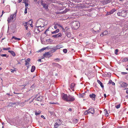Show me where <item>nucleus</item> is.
I'll use <instances>...</instances> for the list:
<instances>
[{
	"mask_svg": "<svg viewBox=\"0 0 128 128\" xmlns=\"http://www.w3.org/2000/svg\"><path fill=\"white\" fill-rule=\"evenodd\" d=\"M35 2H39L38 0H34Z\"/></svg>",
	"mask_w": 128,
	"mask_h": 128,
	"instance_id": "58",
	"label": "nucleus"
},
{
	"mask_svg": "<svg viewBox=\"0 0 128 128\" xmlns=\"http://www.w3.org/2000/svg\"><path fill=\"white\" fill-rule=\"evenodd\" d=\"M68 110L69 112H71L72 111V109L71 108H70L68 109Z\"/></svg>",
	"mask_w": 128,
	"mask_h": 128,
	"instance_id": "53",
	"label": "nucleus"
},
{
	"mask_svg": "<svg viewBox=\"0 0 128 128\" xmlns=\"http://www.w3.org/2000/svg\"><path fill=\"white\" fill-rule=\"evenodd\" d=\"M68 11V9H66L63 12L64 13H65L67 12Z\"/></svg>",
	"mask_w": 128,
	"mask_h": 128,
	"instance_id": "44",
	"label": "nucleus"
},
{
	"mask_svg": "<svg viewBox=\"0 0 128 128\" xmlns=\"http://www.w3.org/2000/svg\"><path fill=\"white\" fill-rule=\"evenodd\" d=\"M10 48H3V50H9V49H10Z\"/></svg>",
	"mask_w": 128,
	"mask_h": 128,
	"instance_id": "38",
	"label": "nucleus"
},
{
	"mask_svg": "<svg viewBox=\"0 0 128 128\" xmlns=\"http://www.w3.org/2000/svg\"><path fill=\"white\" fill-rule=\"evenodd\" d=\"M0 56H6V58L8 57V56L6 54H1Z\"/></svg>",
	"mask_w": 128,
	"mask_h": 128,
	"instance_id": "30",
	"label": "nucleus"
},
{
	"mask_svg": "<svg viewBox=\"0 0 128 128\" xmlns=\"http://www.w3.org/2000/svg\"><path fill=\"white\" fill-rule=\"evenodd\" d=\"M54 60H60V59L59 58H56L54 59Z\"/></svg>",
	"mask_w": 128,
	"mask_h": 128,
	"instance_id": "57",
	"label": "nucleus"
},
{
	"mask_svg": "<svg viewBox=\"0 0 128 128\" xmlns=\"http://www.w3.org/2000/svg\"><path fill=\"white\" fill-rule=\"evenodd\" d=\"M57 67H58V68H60L61 67V66H60V64H58V66H56Z\"/></svg>",
	"mask_w": 128,
	"mask_h": 128,
	"instance_id": "52",
	"label": "nucleus"
},
{
	"mask_svg": "<svg viewBox=\"0 0 128 128\" xmlns=\"http://www.w3.org/2000/svg\"><path fill=\"white\" fill-rule=\"evenodd\" d=\"M20 40V39L19 38H17V40Z\"/></svg>",
	"mask_w": 128,
	"mask_h": 128,
	"instance_id": "59",
	"label": "nucleus"
},
{
	"mask_svg": "<svg viewBox=\"0 0 128 128\" xmlns=\"http://www.w3.org/2000/svg\"><path fill=\"white\" fill-rule=\"evenodd\" d=\"M97 28H94L95 30H92V32L94 34H97L99 32V30H100V25L98 24L97 26Z\"/></svg>",
	"mask_w": 128,
	"mask_h": 128,
	"instance_id": "5",
	"label": "nucleus"
},
{
	"mask_svg": "<svg viewBox=\"0 0 128 128\" xmlns=\"http://www.w3.org/2000/svg\"><path fill=\"white\" fill-rule=\"evenodd\" d=\"M103 32L100 35V36H103L104 35V34H103Z\"/></svg>",
	"mask_w": 128,
	"mask_h": 128,
	"instance_id": "55",
	"label": "nucleus"
},
{
	"mask_svg": "<svg viewBox=\"0 0 128 128\" xmlns=\"http://www.w3.org/2000/svg\"><path fill=\"white\" fill-rule=\"evenodd\" d=\"M68 96H67V94H64L62 96V99L66 100L68 101Z\"/></svg>",
	"mask_w": 128,
	"mask_h": 128,
	"instance_id": "16",
	"label": "nucleus"
},
{
	"mask_svg": "<svg viewBox=\"0 0 128 128\" xmlns=\"http://www.w3.org/2000/svg\"><path fill=\"white\" fill-rule=\"evenodd\" d=\"M112 84V85H114L115 84V83L114 82H112V80H110L109 81L108 84Z\"/></svg>",
	"mask_w": 128,
	"mask_h": 128,
	"instance_id": "26",
	"label": "nucleus"
},
{
	"mask_svg": "<svg viewBox=\"0 0 128 128\" xmlns=\"http://www.w3.org/2000/svg\"><path fill=\"white\" fill-rule=\"evenodd\" d=\"M61 47H60V46L58 45L56 47H55L53 48V50H54V52L56 50H57L60 48Z\"/></svg>",
	"mask_w": 128,
	"mask_h": 128,
	"instance_id": "18",
	"label": "nucleus"
},
{
	"mask_svg": "<svg viewBox=\"0 0 128 128\" xmlns=\"http://www.w3.org/2000/svg\"><path fill=\"white\" fill-rule=\"evenodd\" d=\"M28 32L26 34V38H29L31 37L32 31L30 30H29L28 31Z\"/></svg>",
	"mask_w": 128,
	"mask_h": 128,
	"instance_id": "9",
	"label": "nucleus"
},
{
	"mask_svg": "<svg viewBox=\"0 0 128 128\" xmlns=\"http://www.w3.org/2000/svg\"><path fill=\"white\" fill-rule=\"evenodd\" d=\"M17 38H16L14 36H13L12 37V38L11 39H14L16 40H17Z\"/></svg>",
	"mask_w": 128,
	"mask_h": 128,
	"instance_id": "46",
	"label": "nucleus"
},
{
	"mask_svg": "<svg viewBox=\"0 0 128 128\" xmlns=\"http://www.w3.org/2000/svg\"><path fill=\"white\" fill-rule=\"evenodd\" d=\"M103 34L104 35H106L108 34V32L107 31H105L104 32Z\"/></svg>",
	"mask_w": 128,
	"mask_h": 128,
	"instance_id": "31",
	"label": "nucleus"
},
{
	"mask_svg": "<svg viewBox=\"0 0 128 128\" xmlns=\"http://www.w3.org/2000/svg\"><path fill=\"white\" fill-rule=\"evenodd\" d=\"M127 73L126 72H121V74H122L124 75L127 74Z\"/></svg>",
	"mask_w": 128,
	"mask_h": 128,
	"instance_id": "49",
	"label": "nucleus"
},
{
	"mask_svg": "<svg viewBox=\"0 0 128 128\" xmlns=\"http://www.w3.org/2000/svg\"><path fill=\"white\" fill-rule=\"evenodd\" d=\"M54 28L55 29H56L57 28V27L56 26H54Z\"/></svg>",
	"mask_w": 128,
	"mask_h": 128,
	"instance_id": "54",
	"label": "nucleus"
},
{
	"mask_svg": "<svg viewBox=\"0 0 128 128\" xmlns=\"http://www.w3.org/2000/svg\"><path fill=\"white\" fill-rule=\"evenodd\" d=\"M78 122V120L77 119H74L73 120V122L75 123H76Z\"/></svg>",
	"mask_w": 128,
	"mask_h": 128,
	"instance_id": "29",
	"label": "nucleus"
},
{
	"mask_svg": "<svg viewBox=\"0 0 128 128\" xmlns=\"http://www.w3.org/2000/svg\"><path fill=\"white\" fill-rule=\"evenodd\" d=\"M25 4V7H26V8H28L27 7L28 6V4L27 2H26V3H24Z\"/></svg>",
	"mask_w": 128,
	"mask_h": 128,
	"instance_id": "37",
	"label": "nucleus"
},
{
	"mask_svg": "<svg viewBox=\"0 0 128 128\" xmlns=\"http://www.w3.org/2000/svg\"><path fill=\"white\" fill-rule=\"evenodd\" d=\"M44 27V26H41V25L36 26L34 29V32L36 33H38L40 32L41 28Z\"/></svg>",
	"mask_w": 128,
	"mask_h": 128,
	"instance_id": "3",
	"label": "nucleus"
},
{
	"mask_svg": "<svg viewBox=\"0 0 128 128\" xmlns=\"http://www.w3.org/2000/svg\"><path fill=\"white\" fill-rule=\"evenodd\" d=\"M8 52L11 53V54L12 55V56H16V54L15 53V52L13 51L12 50H9L8 51Z\"/></svg>",
	"mask_w": 128,
	"mask_h": 128,
	"instance_id": "21",
	"label": "nucleus"
},
{
	"mask_svg": "<svg viewBox=\"0 0 128 128\" xmlns=\"http://www.w3.org/2000/svg\"><path fill=\"white\" fill-rule=\"evenodd\" d=\"M104 114L106 116H108L109 115L108 112H104Z\"/></svg>",
	"mask_w": 128,
	"mask_h": 128,
	"instance_id": "32",
	"label": "nucleus"
},
{
	"mask_svg": "<svg viewBox=\"0 0 128 128\" xmlns=\"http://www.w3.org/2000/svg\"><path fill=\"white\" fill-rule=\"evenodd\" d=\"M120 104H118L115 107L116 108H120Z\"/></svg>",
	"mask_w": 128,
	"mask_h": 128,
	"instance_id": "40",
	"label": "nucleus"
},
{
	"mask_svg": "<svg viewBox=\"0 0 128 128\" xmlns=\"http://www.w3.org/2000/svg\"><path fill=\"white\" fill-rule=\"evenodd\" d=\"M50 53L49 52H45L43 56L44 57L47 58L48 57L50 56Z\"/></svg>",
	"mask_w": 128,
	"mask_h": 128,
	"instance_id": "13",
	"label": "nucleus"
},
{
	"mask_svg": "<svg viewBox=\"0 0 128 128\" xmlns=\"http://www.w3.org/2000/svg\"><path fill=\"white\" fill-rule=\"evenodd\" d=\"M127 12L126 10L121 11L120 10L117 13L118 16H122L123 17H125L127 14Z\"/></svg>",
	"mask_w": 128,
	"mask_h": 128,
	"instance_id": "2",
	"label": "nucleus"
},
{
	"mask_svg": "<svg viewBox=\"0 0 128 128\" xmlns=\"http://www.w3.org/2000/svg\"><path fill=\"white\" fill-rule=\"evenodd\" d=\"M23 24L24 26L25 27L27 26V22H25L23 23Z\"/></svg>",
	"mask_w": 128,
	"mask_h": 128,
	"instance_id": "34",
	"label": "nucleus"
},
{
	"mask_svg": "<svg viewBox=\"0 0 128 128\" xmlns=\"http://www.w3.org/2000/svg\"><path fill=\"white\" fill-rule=\"evenodd\" d=\"M120 84L122 87L124 88H126L127 86L128 85L127 84L123 82H120Z\"/></svg>",
	"mask_w": 128,
	"mask_h": 128,
	"instance_id": "11",
	"label": "nucleus"
},
{
	"mask_svg": "<svg viewBox=\"0 0 128 128\" xmlns=\"http://www.w3.org/2000/svg\"><path fill=\"white\" fill-rule=\"evenodd\" d=\"M126 93L128 94V90H126Z\"/></svg>",
	"mask_w": 128,
	"mask_h": 128,
	"instance_id": "61",
	"label": "nucleus"
},
{
	"mask_svg": "<svg viewBox=\"0 0 128 128\" xmlns=\"http://www.w3.org/2000/svg\"><path fill=\"white\" fill-rule=\"evenodd\" d=\"M59 30H60L59 29H57L56 30L52 32V34H56L59 32Z\"/></svg>",
	"mask_w": 128,
	"mask_h": 128,
	"instance_id": "22",
	"label": "nucleus"
},
{
	"mask_svg": "<svg viewBox=\"0 0 128 128\" xmlns=\"http://www.w3.org/2000/svg\"><path fill=\"white\" fill-rule=\"evenodd\" d=\"M67 36L68 38H70L71 37V34L70 33L68 32L67 34Z\"/></svg>",
	"mask_w": 128,
	"mask_h": 128,
	"instance_id": "28",
	"label": "nucleus"
},
{
	"mask_svg": "<svg viewBox=\"0 0 128 128\" xmlns=\"http://www.w3.org/2000/svg\"><path fill=\"white\" fill-rule=\"evenodd\" d=\"M35 69V66H32L31 69V72H33L34 71Z\"/></svg>",
	"mask_w": 128,
	"mask_h": 128,
	"instance_id": "24",
	"label": "nucleus"
},
{
	"mask_svg": "<svg viewBox=\"0 0 128 128\" xmlns=\"http://www.w3.org/2000/svg\"><path fill=\"white\" fill-rule=\"evenodd\" d=\"M94 112V108H90L89 110H88L87 111V110H86L85 112Z\"/></svg>",
	"mask_w": 128,
	"mask_h": 128,
	"instance_id": "19",
	"label": "nucleus"
},
{
	"mask_svg": "<svg viewBox=\"0 0 128 128\" xmlns=\"http://www.w3.org/2000/svg\"><path fill=\"white\" fill-rule=\"evenodd\" d=\"M50 104H58V103L57 102H50Z\"/></svg>",
	"mask_w": 128,
	"mask_h": 128,
	"instance_id": "36",
	"label": "nucleus"
},
{
	"mask_svg": "<svg viewBox=\"0 0 128 128\" xmlns=\"http://www.w3.org/2000/svg\"><path fill=\"white\" fill-rule=\"evenodd\" d=\"M10 70L12 72H14V71H16V70L15 69L12 70V69H10Z\"/></svg>",
	"mask_w": 128,
	"mask_h": 128,
	"instance_id": "47",
	"label": "nucleus"
},
{
	"mask_svg": "<svg viewBox=\"0 0 128 128\" xmlns=\"http://www.w3.org/2000/svg\"><path fill=\"white\" fill-rule=\"evenodd\" d=\"M52 65L53 66H57V65L58 66V64L56 63L53 62L52 64Z\"/></svg>",
	"mask_w": 128,
	"mask_h": 128,
	"instance_id": "27",
	"label": "nucleus"
},
{
	"mask_svg": "<svg viewBox=\"0 0 128 128\" xmlns=\"http://www.w3.org/2000/svg\"><path fill=\"white\" fill-rule=\"evenodd\" d=\"M17 11L16 10V11ZM16 12L14 13L13 14L11 15L10 17L8 18V19L7 21L8 23H9L11 21H14L16 19Z\"/></svg>",
	"mask_w": 128,
	"mask_h": 128,
	"instance_id": "1",
	"label": "nucleus"
},
{
	"mask_svg": "<svg viewBox=\"0 0 128 128\" xmlns=\"http://www.w3.org/2000/svg\"><path fill=\"white\" fill-rule=\"evenodd\" d=\"M72 26H74L75 29H77L80 26V23L78 21L74 22L72 23Z\"/></svg>",
	"mask_w": 128,
	"mask_h": 128,
	"instance_id": "4",
	"label": "nucleus"
},
{
	"mask_svg": "<svg viewBox=\"0 0 128 128\" xmlns=\"http://www.w3.org/2000/svg\"><path fill=\"white\" fill-rule=\"evenodd\" d=\"M62 34L61 33H59L58 34L53 35L52 37L55 38H58L62 37Z\"/></svg>",
	"mask_w": 128,
	"mask_h": 128,
	"instance_id": "10",
	"label": "nucleus"
},
{
	"mask_svg": "<svg viewBox=\"0 0 128 128\" xmlns=\"http://www.w3.org/2000/svg\"><path fill=\"white\" fill-rule=\"evenodd\" d=\"M56 24L58 25V26H60V27H61V28H62V29H64L62 27V26H61L60 24Z\"/></svg>",
	"mask_w": 128,
	"mask_h": 128,
	"instance_id": "35",
	"label": "nucleus"
},
{
	"mask_svg": "<svg viewBox=\"0 0 128 128\" xmlns=\"http://www.w3.org/2000/svg\"><path fill=\"white\" fill-rule=\"evenodd\" d=\"M126 61H128L127 58H125L123 60V61L124 62H126Z\"/></svg>",
	"mask_w": 128,
	"mask_h": 128,
	"instance_id": "42",
	"label": "nucleus"
},
{
	"mask_svg": "<svg viewBox=\"0 0 128 128\" xmlns=\"http://www.w3.org/2000/svg\"><path fill=\"white\" fill-rule=\"evenodd\" d=\"M90 98H92L93 100H95L96 95L95 94H92L90 95Z\"/></svg>",
	"mask_w": 128,
	"mask_h": 128,
	"instance_id": "14",
	"label": "nucleus"
},
{
	"mask_svg": "<svg viewBox=\"0 0 128 128\" xmlns=\"http://www.w3.org/2000/svg\"><path fill=\"white\" fill-rule=\"evenodd\" d=\"M16 104V103H12L10 102L9 103V105L7 106V107L8 108H10V107L15 106Z\"/></svg>",
	"mask_w": 128,
	"mask_h": 128,
	"instance_id": "15",
	"label": "nucleus"
},
{
	"mask_svg": "<svg viewBox=\"0 0 128 128\" xmlns=\"http://www.w3.org/2000/svg\"><path fill=\"white\" fill-rule=\"evenodd\" d=\"M38 61L39 62H41V59H39L38 60Z\"/></svg>",
	"mask_w": 128,
	"mask_h": 128,
	"instance_id": "63",
	"label": "nucleus"
},
{
	"mask_svg": "<svg viewBox=\"0 0 128 128\" xmlns=\"http://www.w3.org/2000/svg\"><path fill=\"white\" fill-rule=\"evenodd\" d=\"M42 97L41 96H40L38 97H36L34 98L33 99L32 101H33L34 100L39 101H41L42 100Z\"/></svg>",
	"mask_w": 128,
	"mask_h": 128,
	"instance_id": "8",
	"label": "nucleus"
},
{
	"mask_svg": "<svg viewBox=\"0 0 128 128\" xmlns=\"http://www.w3.org/2000/svg\"><path fill=\"white\" fill-rule=\"evenodd\" d=\"M75 84L74 83H72L71 84V85H70L71 88L72 90H74V87L75 86Z\"/></svg>",
	"mask_w": 128,
	"mask_h": 128,
	"instance_id": "20",
	"label": "nucleus"
},
{
	"mask_svg": "<svg viewBox=\"0 0 128 128\" xmlns=\"http://www.w3.org/2000/svg\"><path fill=\"white\" fill-rule=\"evenodd\" d=\"M118 49H116L114 51V53L115 54H118Z\"/></svg>",
	"mask_w": 128,
	"mask_h": 128,
	"instance_id": "33",
	"label": "nucleus"
},
{
	"mask_svg": "<svg viewBox=\"0 0 128 128\" xmlns=\"http://www.w3.org/2000/svg\"><path fill=\"white\" fill-rule=\"evenodd\" d=\"M97 82L98 83L100 84V86L102 88L104 87V85H103L102 84L100 80H98Z\"/></svg>",
	"mask_w": 128,
	"mask_h": 128,
	"instance_id": "23",
	"label": "nucleus"
},
{
	"mask_svg": "<svg viewBox=\"0 0 128 128\" xmlns=\"http://www.w3.org/2000/svg\"><path fill=\"white\" fill-rule=\"evenodd\" d=\"M75 99L74 96L69 95L68 96V101L72 102L74 101Z\"/></svg>",
	"mask_w": 128,
	"mask_h": 128,
	"instance_id": "7",
	"label": "nucleus"
},
{
	"mask_svg": "<svg viewBox=\"0 0 128 128\" xmlns=\"http://www.w3.org/2000/svg\"><path fill=\"white\" fill-rule=\"evenodd\" d=\"M104 97L105 98H106V94H104Z\"/></svg>",
	"mask_w": 128,
	"mask_h": 128,
	"instance_id": "60",
	"label": "nucleus"
},
{
	"mask_svg": "<svg viewBox=\"0 0 128 128\" xmlns=\"http://www.w3.org/2000/svg\"><path fill=\"white\" fill-rule=\"evenodd\" d=\"M27 8H26L24 12V13L25 14H26L27 13Z\"/></svg>",
	"mask_w": 128,
	"mask_h": 128,
	"instance_id": "41",
	"label": "nucleus"
},
{
	"mask_svg": "<svg viewBox=\"0 0 128 128\" xmlns=\"http://www.w3.org/2000/svg\"><path fill=\"white\" fill-rule=\"evenodd\" d=\"M60 122V120H58V121ZM61 123H60V122H57L55 123V124L54 125V128H58V126L61 124Z\"/></svg>",
	"mask_w": 128,
	"mask_h": 128,
	"instance_id": "12",
	"label": "nucleus"
},
{
	"mask_svg": "<svg viewBox=\"0 0 128 128\" xmlns=\"http://www.w3.org/2000/svg\"><path fill=\"white\" fill-rule=\"evenodd\" d=\"M46 49V48H43L40 50H39L37 52H42L44 50H45Z\"/></svg>",
	"mask_w": 128,
	"mask_h": 128,
	"instance_id": "25",
	"label": "nucleus"
},
{
	"mask_svg": "<svg viewBox=\"0 0 128 128\" xmlns=\"http://www.w3.org/2000/svg\"><path fill=\"white\" fill-rule=\"evenodd\" d=\"M67 50L66 49H64L63 50V52L65 53H66L67 52Z\"/></svg>",
	"mask_w": 128,
	"mask_h": 128,
	"instance_id": "39",
	"label": "nucleus"
},
{
	"mask_svg": "<svg viewBox=\"0 0 128 128\" xmlns=\"http://www.w3.org/2000/svg\"><path fill=\"white\" fill-rule=\"evenodd\" d=\"M26 28V30H27L28 29V27L27 26H26V27H25Z\"/></svg>",
	"mask_w": 128,
	"mask_h": 128,
	"instance_id": "64",
	"label": "nucleus"
},
{
	"mask_svg": "<svg viewBox=\"0 0 128 128\" xmlns=\"http://www.w3.org/2000/svg\"><path fill=\"white\" fill-rule=\"evenodd\" d=\"M84 115L83 114V115L84 116V115H86L88 114L89 112H84Z\"/></svg>",
	"mask_w": 128,
	"mask_h": 128,
	"instance_id": "50",
	"label": "nucleus"
},
{
	"mask_svg": "<svg viewBox=\"0 0 128 128\" xmlns=\"http://www.w3.org/2000/svg\"><path fill=\"white\" fill-rule=\"evenodd\" d=\"M40 2L42 5V6L46 10H48V5L45 3H43V1L42 0L40 1Z\"/></svg>",
	"mask_w": 128,
	"mask_h": 128,
	"instance_id": "6",
	"label": "nucleus"
},
{
	"mask_svg": "<svg viewBox=\"0 0 128 128\" xmlns=\"http://www.w3.org/2000/svg\"><path fill=\"white\" fill-rule=\"evenodd\" d=\"M116 11V10L115 8H114L111 10L110 12H108L107 14L108 15L111 14H113L114 12Z\"/></svg>",
	"mask_w": 128,
	"mask_h": 128,
	"instance_id": "17",
	"label": "nucleus"
},
{
	"mask_svg": "<svg viewBox=\"0 0 128 128\" xmlns=\"http://www.w3.org/2000/svg\"><path fill=\"white\" fill-rule=\"evenodd\" d=\"M22 1V0H18V3H20V2Z\"/></svg>",
	"mask_w": 128,
	"mask_h": 128,
	"instance_id": "51",
	"label": "nucleus"
},
{
	"mask_svg": "<svg viewBox=\"0 0 128 128\" xmlns=\"http://www.w3.org/2000/svg\"><path fill=\"white\" fill-rule=\"evenodd\" d=\"M30 59L29 58H28L27 59V60L28 62H30Z\"/></svg>",
	"mask_w": 128,
	"mask_h": 128,
	"instance_id": "56",
	"label": "nucleus"
},
{
	"mask_svg": "<svg viewBox=\"0 0 128 128\" xmlns=\"http://www.w3.org/2000/svg\"><path fill=\"white\" fill-rule=\"evenodd\" d=\"M25 62H26L25 64L26 65H27L29 64V63L28 62H27L26 60H25Z\"/></svg>",
	"mask_w": 128,
	"mask_h": 128,
	"instance_id": "43",
	"label": "nucleus"
},
{
	"mask_svg": "<svg viewBox=\"0 0 128 128\" xmlns=\"http://www.w3.org/2000/svg\"><path fill=\"white\" fill-rule=\"evenodd\" d=\"M40 113V112H35V115L36 116L39 115Z\"/></svg>",
	"mask_w": 128,
	"mask_h": 128,
	"instance_id": "48",
	"label": "nucleus"
},
{
	"mask_svg": "<svg viewBox=\"0 0 128 128\" xmlns=\"http://www.w3.org/2000/svg\"><path fill=\"white\" fill-rule=\"evenodd\" d=\"M41 117L42 118H44V116L43 115L41 116Z\"/></svg>",
	"mask_w": 128,
	"mask_h": 128,
	"instance_id": "62",
	"label": "nucleus"
},
{
	"mask_svg": "<svg viewBox=\"0 0 128 128\" xmlns=\"http://www.w3.org/2000/svg\"><path fill=\"white\" fill-rule=\"evenodd\" d=\"M23 3H25L26 2H27L28 1V0H23Z\"/></svg>",
	"mask_w": 128,
	"mask_h": 128,
	"instance_id": "45",
	"label": "nucleus"
}]
</instances>
